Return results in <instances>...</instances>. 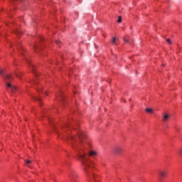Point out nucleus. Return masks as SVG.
<instances>
[{
    "label": "nucleus",
    "mask_w": 182,
    "mask_h": 182,
    "mask_svg": "<svg viewBox=\"0 0 182 182\" xmlns=\"http://www.w3.org/2000/svg\"><path fill=\"white\" fill-rule=\"evenodd\" d=\"M55 43H57V45H59V43H60V41H55Z\"/></svg>",
    "instance_id": "nucleus-19"
},
{
    "label": "nucleus",
    "mask_w": 182,
    "mask_h": 182,
    "mask_svg": "<svg viewBox=\"0 0 182 182\" xmlns=\"http://www.w3.org/2000/svg\"><path fill=\"white\" fill-rule=\"evenodd\" d=\"M68 141H75L76 140V137L73 136H70L68 138Z\"/></svg>",
    "instance_id": "nucleus-8"
},
{
    "label": "nucleus",
    "mask_w": 182,
    "mask_h": 182,
    "mask_svg": "<svg viewBox=\"0 0 182 182\" xmlns=\"http://www.w3.org/2000/svg\"><path fill=\"white\" fill-rule=\"evenodd\" d=\"M34 100H36L37 102H41V98L40 97H36V98H34Z\"/></svg>",
    "instance_id": "nucleus-16"
},
{
    "label": "nucleus",
    "mask_w": 182,
    "mask_h": 182,
    "mask_svg": "<svg viewBox=\"0 0 182 182\" xmlns=\"http://www.w3.org/2000/svg\"><path fill=\"white\" fill-rule=\"evenodd\" d=\"M117 22H118V23H122V16H119L118 17Z\"/></svg>",
    "instance_id": "nucleus-13"
},
{
    "label": "nucleus",
    "mask_w": 182,
    "mask_h": 182,
    "mask_svg": "<svg viewBox=\"0 0 182 182\" xmlns=\"http://www.w3.org/2000/svg\"><path fill=\"white\" fill-rule=\"evenodd\" d=\"M68 127H70V124H67Z\"/></svg>",
    "instance_id": "nucleus-21"
},
{
    "label": "nucleus",
    "mask_w": 182,
    "mask_h": 182,
    "mask_svg": "<svg viewBox=\"0 0 182 182\" xmlns=\"http://www.w3.org/2000/svg\"><path fill=\"white\" fill-rule=\"evenodd\" d=\"M31 163H32V161L31 160L26 161V164H27V166H28V167H29V168H32V166H29V164H31Z\"/></svg>",
    "instance_id": "nucleus-10"
},
{
    "label": "nucleus",
    "mask_w": 182,
    "mask_h": 182,
    "mask_svg": "<svg viewBox=\"0 0 182 182\" xmlns=\"http://www.w3.org/2000/svg\"><path fill=\"white\" fill-rule=\"evenodd\" d=\"M122 150H123V149H122V147L116 146L115 148H114V153L115 154H120L122 153Z\"/></svg>",
    "instance_id": "nucleus-7"
},
{
    "label": "nucleus",
    "mask_w": 182,
    "mask_h": 182,
    "mask_svg": "<svg viewBox=\"0 0 182 182\" xmlns=\"http://www.w3.org/2000/svg\"><path fill=\"white\" fill-rule=\"evenodd\" d=\"M69 177L72 182H75L76 178H77V173H76V172L73 171L70 172Z\"/></svg>",
    "instance_id": "nucleus-4"
},
{
    "label": "nucleus",
    "mask_w": 182,
    "mask_h": 182,
    "mask_svg": "<svg viewBox=\"0 0 182 182\" xmlns=\"http://www.w3.org/2000/svg\"><path fill=\"white\" fill-rule=\"evenodd\" d=\"M17 33H21V32H19L18 31H16Z\"/></svg>",
    "instance_id": "nucleus-22"
},
{
    "label": "nucleus",
    "mask_w": 182,
    "mask_h": 182,
    "mask_svg": "<svg viewBox=\"0 0 182 182\" xmlns=\"http://www.w3.org/2000/svg\"><path fill=\"white\" fill-rule=\"evenodd\" d=\"M92 177H93L95 181H96V176H95V175H92Z\"/></svg>",
    "instance_id": "nucleus-20"
},
{
    "label": "nucleus",
    "mask_w": 182,
    "mask_h": 182,
    "mask_svg": "<svg viewBox=\"0 0 182 182\" xmlns=\"http://www.w3.org/2000/svg\"><path fill=\"white\" fill-rule=\"evenodd\" d=\"M124 42H127V43L129 42V38H124Z\"/></svg>",
    "instance_id": "nucleus-18"
},
{
    "label": "nucleus",
    "mask_w": 182,
    "mask_h": 182,
    "mask_svg": "<svg viewBox=\"0 0 182 182\" xmlns=\"http://www.w3.org/2000/svg\"><path fill=\"white\" fill-rule=\"evenodd\" d=\"M179 154L182 156V148L179 149Z\"/></svg>",
    "instance_id": "nucleus-17"
},
{
    "label": "nucleus",
    "mask_w": 182,
    "mask_h": 182,
    "mask_svg": "<svg viewBox=\"0 0 182 182\" xmlns=\"http://www.w3.org/2000/svg\"><path fill=\"white\" fill-rule=\"evenodd\" d=\"M16 76H17V77H19V76L17 74H16Z\"/></svg>",
    "instance_id": "nucleus-23"
},
{
    "label": "nucleus",
    "mask_w": 182,
    "mask_h": 182,
    "mask_svg": "<svg viewBox=\"0 0 182 182\" xmlns=\"http://www.w3.org/2000/svg\"><path fill=\"white\" fill-rule=\"evenodd\" d=\"M80 141H82V139H85L86 137V134H85L84 132L80 131L78 132V136H77Z\"/></svg>",
    "instance_id": "nucleus-6"
},
{
    "label": "nucleus",
    "mask_w": 182,
    "mask_h": 182,
    "mask_svg": "<svg viewBox=\"0 0 182 182\" xmlns=\"http://www.w3.org/2000/svg\"><path fill=\"white\" fill-rule=\"evenodd\" d=\"M173 129H175L176 132H180L181 130L180 127H178V125H175L173 127Z\"/></svg>",
    "instance_id": "nucleus-11"
},
{
    "label": "nucleus",
    "mask_w": 182,
    "mask_h": 182,
    "mask_svg": "<svg viewBox=\"0 0 182 182\" xmlns=\"http://www.w3.org/2000/svg\"><path fill=\"white\" fill-rule=\"evenodd\" d=\"M97 155V153L95 151H91L88 155H86V154H82V152L78 154L79 160H80L83 166V170L85 173H89V171L92 170V167L95 166V163H93V161H89V157H93V156Z\"/></svg>",
    "instance_id": "nucleus-1"
},
{
    "label": "nucleus",
    "mask_w": 182,
    "mask_h": 182,
    "mask_svg": "<svg viewBox=\"0 0 182 182\" xmlns=\"http://www.w3.org/2000/svg\"><path fill=\"white\" fill-rule=\"evenodd\" d=\"M170 117H171L170 114L167 113H164L162 114V122H164V123L168 122V120H170Z\"/></svg>",
    "instance_id": "nucleus-5"
},
{
    "label": "nucleus",
    "mask_w": 182,
    "mask_h": 182,
    "mask_svg": "<svg viewBox=\"0 0 182 182\" xmlns=\"http://www.w3.org/2000/svg\"><path fill=\"white\" fill-rule=\"evenodd\" d=\"M27 62H28V65H30V66H31V68L33 69V68H34V66H33V64H31V61L27 60Z\"/></svg>",
    "instance_id": "nucleus-14"
},
{
    "label": "nucleus",
    "mask_w": 182,
    "mask_h": 182,
    "mask_svg": "<svg viewBox=\"0 0 182 182\" xmlns=\"http://www.w3.org/2000/svg\"><path fill=\"white\" fill-rule=\"evenodd\" d=\"M35 73L36 76H38V75H36V73Z\"/></svg>",
    "instance_id": "nucleus-24"
},
{
    "label": "nucleus",
    "mask_w": 182,
    "mask_h": 182,
    "mask_svg": "<svg viewBox=\"0 0 182 182\" xmlns=\"http://www.w3.org/2000/svg\"><path fill=\"white\" fill-rule=\"evenodd\" d=\"M166 42L169 44L171 45V41L170 39H166Z\"/></svg>",
    "instance_id": "nucleus-15"
},
{
    "label": "nucleus",
    "mask_w": 182,
    "mask_h": 182,
    "mask_svg": "<svg viewBox=\"0 0 182 182\" xmlns=\"http://www.w3.org/2000/svg\"><path fill=\"white\" fill-rule=\"evenodd\" d=\"M71 143H72L73 146H74L73 142H71Z\"/></svg>",
    "instance_id": "nucleus-25"
},
{
    "label": "nucleus",
    "mask_w": 182,
    "mask_h": 182,
    "mask_svg": "<svg viewBox=\"0 0 182 182\" xmlns=\"http://www.w3.org/2000/svg\"><path fill=\"white\" fill-rule=\"evenodd\" d=\"M145 112H146V113H153V109H151V108H146L145 109Z\"/></svg>",
    "instance_id": "nucleus-9"
},
{
    "label": "nucleus",
    "mask_w": 182,
    "mask_h": 182,
    "mask_svg": "<svg viewBox=\"0 0 182 182\" xmlns=\"http://www.w3.org/2000/svg\"><path fill=\"white\" fill-rule=\"evenodd\" d=\"M117 38L116 37H114L112 40L111 41L112 43H116Z\"/></svg>",
    "instance_id": "nucleus-12"
},
{
    "label": "nucleus",
    "mask_w": 182,
    "mask_h": 182,
    "mask_svg": "<svg viewBox=\"0 0 182 182\" xmlns=\"http://www.w3.org/2000/svg\"><path fill=\"white\" fill-rule=\"evenodd\" d=\"M159 180L163 181V178H166L167 177V171L161 170L159 173Z\"/></svg>",
    "instance_id": "nucleus-3"
},
{
    "label": "nucleus",
    "mask_w": 182,
    "mask_h": 182,
    "mask_svg": "<svg viewBox=\"0 0 182 182\" xmlns=\"http://www.w3.org/2000/svg\"><path fill=\"white\" fill-rule=\"evenodd\" d=\"M0 75L4 76V79L6 82V89H11V90L13 92L16 91V87L12 85V84L9 82V80H12V75H5V73H4V70H0Z\"/></svg>",
    "instance_id": "nucleus-2"
}]
</instances>
